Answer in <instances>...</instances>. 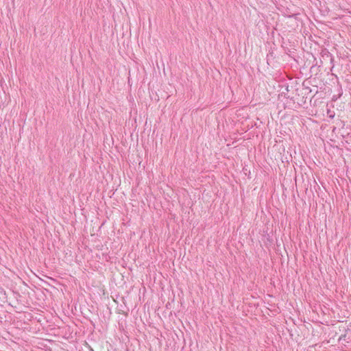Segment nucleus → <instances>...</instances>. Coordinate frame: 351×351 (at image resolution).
<instances>
[{
  "instance_id": "nucleus-1",
  "label": "nucleus",
  "mask_w": 351,
  "mask_h": 351,
  "mask_svg": "<svg viewBox=\"0 0 351 351\" xmlns=\"http://www.w3.org/2000/svg\"><path fill=\"white\" fill-rule=\"evenodd\" d=\"M350 325H351V322H350Z\"/></svg>"
}]
</instances>
